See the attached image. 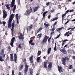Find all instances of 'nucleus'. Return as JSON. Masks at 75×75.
Instances as JSON below:
<instances>
[{"instance_id": "nucleus-7", "label": "nucleus", "mask_w": 75, "mask_h": 75, "mask_svg": "<svg viewBox=\"0 0 75 75\" xmlns=\"http://www.w3.org/2000/svg\"><path fill=\"white\" fill-rule=\"evenodd\" d=\"M48 69L49 71H51L52 68V63L50 62H48Z\"/></svg>"}, {"instance_id": "nucleus-23", "label": "nucleus", "mask_w": 75, "mask_h": 75, "mask_svg": "<svg viewBox=\"0 0 75 75\" xmlns=\"http://www.w3.org/2000/svg\"><path fill=\"white\" fill-rule=\"evenodd\" d=\"M14 23L13 22L12 23L11 31H13L14 30Z\"/></svg>"}, {"instance_id": "nucleus-14", "label": "nucleus", "mask_w": 75, "mask_h": 75, "mask_svg": "<svg viewBox=\"0 0 75 75\" xmlns=\"http://www.w3.org/2000/svg\"><path fill=\"white\" fill-rule=\"evenodd\" d=\"M58 70L60 72L62 71V72H63V71H62V67H58Z\"/></svg>"}, {"instance_id": "nucleus-60", "label": "nucleus", "mask_w": 75, "mask_h": 75, "mask_svg": "<svg viewBox=\"0 0 75 75\" xmlns=\"http://www.w3.org/2000/svg\"><path fill=\"white\" fill-rule=\"evenodd\" d=\"M75 28V26L73 28H71V31H73V30H74V29Z\"/></svg>"}, {"instance_id": "nucleus-39", "label": "nucleus", "mask_w": 75, "mask_h": 75, "mask_svg": "<svg viewBox=\"0 0 75 75\" xmlns=\"http://www.w3.org/2000/svg\"><path fill=\"white\" fill-rule=\"evenodd\" d=\"M58 19V18L56 17V18H54V19L52 20V21H55V20H57Z\"/></svg>"}, {"instance_id": "nucleus-5", "label": "nucleus", "mask_w": 75, "mask_h": 75, "mask_svg": "<svg viewBox=\"0 0 75 75\" xmlns=\"http://www.w3.org/2000/svg\"><path fill=\"white\" fill-rule=\"evenodd\" d=\"M20 36H18L19 39H20L22 41H23L24 39V35H23L22 33H20Z\"/></svg>"}, {"instance_id": "nucleus-1", "label": "nucleus", "mask_w": 75, "mask_h": 75, "mask_svg": "<svg viewBox=\"0 0 75 75\" xmlns=\"http://www.w3.org/2000/svg\"><path fill=\"white\" fill-rule=\"evenodd\" d=\"M66 61L67 62H68L69 61V58L68 56H66L65 58H62V64H63L64 65H66Z\"/></svg>"}, {"instance_id": "nucleus-38", "label": "nucleus", "mask_w": 75, "mask_h": 75, "mask_svg": "<svg viewBox=\"0 0 75 75\" xmlns=\"http://www.w3.org/2000/svg\"><path fill=\"white\" fill-rule=\"evenodd\" d=\"M33 28V25H31L29 27V30H31Z\"/></svg>"}, {"instance_id": "nucleus-44", "label": "nucleus", "mask_w": 75, "mask_h": 75, "mask_svg": "<svg viewBox=\"0 0 75 75\" xmlns=\"http://www.w3.org/2000/svg\"><path fill=\"white\" fill-rule=\"evenodd\" d=\"M15 16L16 19H18V14H16V15Z\"/></svg>"}, {"instance_id": "nucleus-15", "label": "nucleus", "mask_w": 75, "mask_h": 75, "mask_svg": "<svg viewBox=\"0 0 75 75\" xmlns=\"http://www.w3.org/2000/svg\"><path fill=\"white\" fill-rule=\"evenodd\" d=\"M63 28V29L64 28V27H63L62 28H58L57 29L56 31H57V32H58L59 33H60L61 30H62Z\"/></svg>"}, {"instance_id": "nucleus-8", "label": "nucleus", "mask_w": 75, "mask_h": 75, "mask_svg": "<svg viewBox=\"0 0 75 75\" xmlns=\"http://www.w3.org/2000/svg\"><path fill=\"white\" fill-rule=\"evenodd\" d=\"M33 11V9L32 8H30V10H28L25 13V15L26 16H28V15H29L30 13H31Z\"/></svg>"}, {"instance_id": "nucleus-19", "label": "nucleus", "mask_w": 75, "mask_h": 75, "mask_svg": "<svg viewBox=\"0 0 75 75\" xmlns=\"http://www.w3.org/2000/svg\"><path fill=\"white\" fill-rule=\"evenodd\" d=\"M39 8V6H38V7H36L34 8L33 9V11L34 12H35L36 11H37L38 9Z\"/></svg>"}, {"instance_id": "nucleus-54", "label": "nucleus", "mask_w": 75, "mask_h": 75, "mask_svg": "<svg viewBox=\"0 0 75 75\" xmlns=\"http://www.w3.org/2000/svg\"><path fill=\"white\" fill-rule=\"evenodd\" d=\"M69 44H67L66 45L64 46V48H66L68 45Z\"/></svg>"}, {"instance_id": "nucleus-64", "label": "nucleus", "mask_w": 75, "mask_h": 75, "mask_svg": "<svg viewBox=\"0 0 75 75\" xmlns=\"http://www.w3.org/2000/svg\"><path fill=\"white\" fill-rule=\"evenodd\" d=\"M18 75H22L21 73V72H19L18 74Z\"/></svg>"}, {"instance_id": "nucleus-63", "label": "nucleus", "mask_w": 75, "mask_h": 75, "mask_svg": "<svg viewBox=\"0 0 75 75\" xmlns=\"http://www.w3.org/2000/svg\"><path fill=\"white\" fill-rule=\"evenodd\" d=\"M73 71V72H75V69H73L72 70Z\"/></svg>"}, {"instance_id": "nucleus-41", "label": "nucleus", "mask_w": 75, "mask_h": 75, "mask_svg": "<svg viewBox=\"0 0 75 75\" xmlns=\"http://www.w3.org/2000/svg\"><path fill=\"white\" fill-rule=\"evenodd\" d=\"M51 37H50L48 39V42L49 43H50V41L51 40Z\"/></svg>"}, {"instance_id": "nucleus-30", "label": "nucleus", "mask_w": 75, "mask_h": 75, "mask_svg": "<svg viewBox=\"0 0 75 75\" xmlns=\"http://www.w3.org/2000/svg\"><path fill=\"white\" fill-rule=\"evenodd\" d=\"M16 5H14L13 8L12 9L13 12H14V10H16Z\"/></svg>"}, {"instance_id": "nucleus-62", "label": "nucleus", "mask_w": 75, "mask_h": 75, "mask_svg": "<svg viewBox=\"0 0 75 75\" xmlns=\"http://www.w3.org/2000/svg\"><path fill=\"white\" fill-rule=\"evenodd\" d=\"M31 45H35V44H34V43H33V42H32L31 43Z\"/></svg>"}, {"instance_id": "nucleus-59", "label": "nucleus", "mask_w": 75, "mask_h": 75, "mask_svg": "<svg viewBox=\"0 0 75 75\" xmlns=\"http://www.w3.org/2000/svg\"><path fill=\"white\" fill-rule=\"evenodd\" d=\"M32 66L34 68H35V66H34V64L33 63L32 64Z\"/></svg>"}, {"instance_id": "nucleus-2", "label": "nucleus", "mask_w": 75, "mask_h": 75, "mask_svg": "<svg viewBox=\"0 0 75 75\" xmlns=\"http://www.w3.org/2000/svg\"><path fill=\"white\" fill-rule=\"evenodd\" d=\"M49 38L47 36L45 35L42 41L41 44H42V45H44V44H45L47 42V41Z\"/></svg>"}, {"instance_id": "nucleus-55", "label": "nucleus", "mask_w": 75, "mask_h": 75, "mask_svg": "<svg viewBox=\"0 0 75 75\" xmlns=\"http://www.w3.org/2000/svg\"><path fill=\"white\" fill-rule=\"evenodd\" d=\"M17 24H19V21H18V19H16Z\"/></svg>"}, {"instance_id": "nucleus-21", "label": "nucleus", "mask_w": 75, "mask_h": 75, "mask_svg": "<svg viewBox=\"0 0 75 75\" xmlns=\"http://www.w3.org/2000/svg\"><path fill=\"white\" fill-rule=\"evenodd\" d=\"M51 51V47H49L48 49V50H47L48 54H50Z\"/></svg>"}, {"instance_id": "nucleus-10", "label": "nucleus", "mask_w": 75, "mask_h": 75, "mask_svg": "<svg viewBox=\"0 0 75 75\" xmlns=\"http://www.w3.org/2000/svg\"><path fill=\"white\" fill-rule=\"evenodd\" d=\"M14 4H15V0H12L11 3V4L10 7L11 8L13 7H14Z\"/></svg>"}, {"instance_id": "nucleus-36", "label": "nucleus", "mask_w": 75, "mask_h": 75, "mask_svg": "<svg viewBox=\"0 0 75 75\" xmlns=\"http://www.w3.org/2000/svg\"><path fill=\"white\" fill-rule=\"evenodd\" d=\"M11 27V23H8V28Z\"/></svg>"}, {"instance_id": "nucleus-3", "label": "nucleus", "mask_w": 75, "mask_h": 75, "mask_svg": "<svg viewBox=\"0 0 75 75\" xmlns=\"http://www.w3.org/2000/svg\"><path fill=\"white\" fill-rule=\"evenodd\" d=\"M28 67H29V66L28 65L25 64V69L23 71L25 75H27V74H28L27 72H28Z\"/></svg>"}, {"instance_id": "nucleus-57", "label": "nucleus", "mask_w": 75, "mask_h": 75, "mask_svg": "<svg viewBox=\"0 0 75 75\" xmlns=\"http://www.w3.org/2000/svg\"><path fill=\"white\" fill-rule=\"evenodd\" d=\"M53 33H54V32H51L50 33L51 36H52V34H53Z\"/></svg>"}, {"instance_id": "nucleus-50", "label": "nucleus", "mask_w": 75, "mask_h": 75, "mask_svg": "<svg viewBox=\"0 0 75 75\" xmlns=\"http://www.w3.org/2000/svg\"><path fill=\"white\" fill-rule=\"evenodd\" d=\"M54 51H57V47L55 46L54 47Z\"/></svg>"}, {"instance_id": "nucleus-26", "label": "nucleus", "mask_w": 75, "mask_h": 75, "mask_svg": "<svg viewBox=\"0 0 75 75\" xmlns=\"http://www.w3.org/2000/svg\"><path fill=\"white\" fill-rule=\"evenodd\" d=\"M12 20H13L12 19H10V18H9V21H8V23L11 24V22Z\"/></svg>"}, {"instance_id": "nucleus-52", "label": "nucleus", "mask_w": 75, "mask_h": 75, "mask_svg": "<svg viewBox=\"0 0 75 75\" xmlns=\"http://www.w3.org/2000/svg\"><path fill=\"white\" fill-rule=\"evenodd\" d=\"M2 24L4 25H5V24H6V22H5V21H2Z\"/></svg>"}, {"instance_id": "nucleus-40", "label": "nucleus", "mask_w": 75, "mask_h": 75, "mask_svg": "<svg viewBox=\"0 0 75 75\" xmlns=\"http://www.w3.org/2000/svg\"><path fill=\"white\" fill-rule=\"evenodd\" d=\"M23 62L25 64H26V62H27L26 61V59L25 58V59H24V60H23Z\"/></svg>"}, {"instance_id": "nucleus-28", "label": "nucleus", "mask_w": 75, "mask_h": 75, "mask_svg": "<svg viewBox=\"0 0 75 75\" xmlns=\"http://www.w3.org/2000/svg\"><path fill=\"white\" fill-rule=\"evenodd\" d=\"M41 35H42L41 34H38V35H37V36H37V38H39H39L40 39L41 38Z\"/></svg>"}, {"instance_id": "nucleus-35", "label": "nucleus", "mask_w": 75, "mask_h": 75, "mask_svg": "<svg viewBox=\"0 0 75 75\" xmlns=\"http://www.w3.org/2000/svg\"><path fill=\"white\" fill-rule=\"evenodd\" d=\"M41 55V51H38V53L37 57Z\"/></svg>"}, {"instance_id": "nucleus-20", "label": "nucleus", "mask_w": 75, "mask_h": 75, "mask_svg": "<svg viewBox=\"0 0 75 75\" xmlns=\"http://www.w3.org/2000/svg\"><path fill=\"white\" fill-rule=\"evenodd\" d=\"M47 62H44V67L45 68H47Z\"/></svg>"}, {"instance_id": "nucleus-16", "label": "nucleus", "mask_w": 75, "mask_h": 75, "mask_svg": "<svg viewBox=\"0 0 75 75\" xmlns=\"http://www.w3.org/2000/svg\"><path fill=\"white\" fill-rule=\"evenodd\" d=\"M5 6L7 7L8 10H10V7H9L10 6L9 4H6Z\"/></svg>"}, {"instance_id": "nucleus-13", "label": "nucleus", "mask_w": 75, "mask_h": 75, "mask_svg": "<svg viewBox=\"0 0 75 75\" xmlns=\"http://www.w3.org/2000/svg\"><path fill=\"white\" fill-rule=\"evenodd\" d=\"M10 55V59H11V61H14V60L13 59V54H11Z\"/></svg>"}, {"instance_id": "nucleus-11", "label": "nucleus", "mask_w": 75, "mask_h": 75, "mask_svg": "<svg viewBox=\"0 0 75 75\" xmlns=\"http://www.w3.org/2000/svg\"><path fill=\"white\" fill-rule=\"evenodd\" d=\"M69 33V31L66 32L65 34L64 35V36H67V37H69V35H72V33H71L70 32L69 33Z\"/></svg>"}, {"instance_id": "nucleus-22", "label": "nucleus", "mask_w": 75, "mask_h": 75, "mask_svg": "<svg viewBox=\"0 0 75 75\" xmlns=\"http://www.w3.org/2000/svg\"><path fill=\"white\" fill-rule=\"evenodd\" d=\"M47 13H48V11H46L43 13L42 16L43 18H44V17H45V15Z\"/></svg>"}, {"instance_id": "nucleus-48", "label": "nucleus", "mask_w": 75, "mask_h": 75, "mask_svg": "<svg viewBox=\"0 0 75 75\" xmlns=\"http://www.w3.org/2000/svg\"><path fill=\"white\" fill-rule=\"evenodd\" d=\"M49 26V24H47L45 25V27H48Z\"/></svg>"}, {"instance_id": "nucleus-43", "label": "nucleus", "mask_w": 75, "mask_h": 75, "mask_svg": "<svg viewBox=\"0 0 75 75\" xmlns=\"http://www.w3.org/2000/svg\"><path fill=\"white\" fill-rule=\"evenodd\" d=\"M30 75H33V71H31V70L30 71Z\"/></svg>"}, {"instance_id": "nucleus-27", "label": "nucleus", "mask_w": 75, "mask_h": 75, "mask_svg": "<svg viewBox=\"0 0 75 75\" xmlns=\"http://www.w3.org/2000/svg\"><path fill=\"white\" fill-rule=\"evenodd\" d=\"M21 43H20L19 45H18V48H20V49H21V48H22V47H21Z\"/></svg>"}, {"instance_id": "nucleus-33", "label": "nucleus", "mask_w": 75, "mask_h": 75, "mask_svg": "<svg viewBox=\"0 0 75 75\" xmlns=\"http://www.w3.org/2000/svg\"><path fill=\"white\" fill-rule=\"evenodd\" d=\"M66 14H67V13H65L62 15V20H64V17L65 16H66Z\"/></svg>"}, {"instance_id": "nucleus-29", "label": "nucleus", "mask_w": 75, "mask_h": 75, "mask_svg": "<svg viewBox=\"0 0 75 75\" xmlns=\"http://www.w3.org/2000/svg\"><path fill=\"white\" fill-rule=\"evenodd\" d=\"M14 17V14H12L10 16V18L11 19H13V18Z\"/></svg>"}, {"instance_id": "nucleus-47", "label": "nucleus", "mask_w": 75, "mask_h": 75, "mask_svg": "<svg viewBox=\"0 0 75 75\" xmlns=\"http://www.w3.org/2000/svg\"><path fill=\"white\" fill-rule=\"evenodd\" d=\"M51 30V31L54 32V30H55V28L54 27L53 28H52Z\"/></svg>"}, {"instance_id": "nucleus-32", "label": "nucleus", "mask_w": 75, "mask_h": 75, "mask_svg": "<svg viewBox=\"0 0 75 75\" xmlns=\"http://www.w3.org/2000/svg\"><path fill=\"white\" fill-rule=\"evenodd\" d=\"M4 59H3L2 56H0V61H4Z\"/></svg>"}, {"instance_id": "nucleus-45", "label": "nucleus", "mask_w": 75, "mask_h": 75, "mask_svg": "<svg viewBox=\"0 0 75 75\" xmlns=\"http://www.w3.org/2000/svg\"><path fill=\"white\" fill-rule=\"evenodd\" d=\"M33 41V40H30L29 41V44H31V43Z\"/></svg>"}, {"instance_id": "nucleus-46", "label": "nucleus", "mask_w": 75, "mask_h": 75, "mask_svg": "<svg viewBox=\"0 0 75 75\" xmlns=\"http://www.w3.org/2000/svg\"><path fill=\"white\" fill-rule=\"evenodd\" d=\"M50 2H48L46 3V5L47 6H48L50 5Z\"/></svg>"}, {"instance_id": "nucleus-34", "label": "nucleus", "mask_w": 75, "mask_h": 75, "mask_svg": "<svg viewBox=\"0 0 75 75\" xmlns=\"http://www.w3.org/2000/svg\"><path fill=\"white\" fill-rule=\"evenodd\" d=\"M42 29H43L42 28L40 27L39 28V29L37 30L38 32H39L40 31H41V30H42Z\"/></svg>"}, {"instance_id": "nucleus-53", "label": "nucleus", "mask_w": 75, "mask_h": 75, "mask_svg": "<svg viewBox=\"0 0 75 75\" xmlns=\"http://www.w3.org/2000/svg\"><path fill=\"white\" fill-rule=\"evenodd\" d=\"M75 11V10L74 9H72L69 11V12H72V11Z\"/></svg>"}, {"instance_id": "nucleus-6", "label": "nucleus", "mask_w": 75, "mask_h": 75, "mask_svg": "<svg viewBox=\"0 0 75 75\" xmlns=\"http://www.w3.org/2000/svg\"><path fill=\"white\" fill-rule=\"evenodd\" d=\"M14 41H15V38L13 37V38L11 40V42L10 43V45L12 47H14V45L13 44H14Z\"/></svg>"}, {"instance_id": "nucleus-42", "label": "nucleus", "mask_w": 75, "mask_h": 75, "mask_svg": "<svg viewBox=\"0 0 75 75\" xmlns=\"http://www.w3.org/2000/svg\"><path fill=\"white\" fill-rule=\"evenodd\" d=\"M60 36H61V35H60V34H59L58 36H57V37H55L54 38L55 39H57V38H59V37H60Z\"/></svg>"}, {"instance_id": "nucleus-17", "label": "nucleus", "mask_w": 75, "mask_h": 75, "mask_svg": "<svg viewBox=\"0 0 75 75\" xmlns=\"http://www.w3.org/2000/svg\"><path fill=\"white\" fill-rule=\"evenodd\" d=\"M17 55L15 53L14 54V61H15V62H17Z\"/></svg>"}, {"instance_id": "nucleus-24", "label": "nucleus", "mask_w": 75, "mask_h": 75, "mask_svg": "<svg viewBox=\"0 0 75 75\" xmlns=\"http://www.w3.org/2000/svg\"><path fill=\"white\" fill-rule=\"evenodd\" d=\"M1 52V53H0V55H3V54H4V49H2Z\"/></svg>"}, {"instance_id": "nucleus-58", "label": "nucleus", "mask_w": 75, "mask_h": 75, "mask_svg": "<svg viewBox=\"0 0 75 75\" xmlns=\"http://www.w3.org/2000/svg\"><path fill=\"white\" fill-rule=\"evenodd\" d=\"M69 21H67V22H66L64 24L66 25V24H67V23H69Z\"/></svg>"}, {"instance_id": "nucleus-4", "label": "nucleus", "mask_w": 75, "mask_h": 75, "mask_svg": "<svg viewBox=\"0 0 75 75\" xmlns=\"http://www.w3.org/2000/svg\"><path fill=\"white\" fill-rule=\"evenodd\" d=\"M3 18H6V17L7 16V12L5 10H3Z\"/></svg>"}, {"instance_id": "nucleus-12", "label": "nucleus", "mask_w": 75, "mask_h": 75, "mask_svg": "<svg viewBox=\"0 0 75 75\" xmlns=\"http://www.w3.org/2000/svg\"><path fill=\"white\" fill-rule=\"evenodd\" d=\"M33 55L31 56L29 59V61H30V64H33Z\"/></svg>"}, {"instance_id": "nucleus-25", "label": "nucleus", "mask_w": 75, "mask_h": 75, "mask_svg": "<svg viewBox=\"0 0 75 75\" xmlns=\"http://www.w3.org/2000/svg\"><path fill=\"white\" fill-rule=\"evenodd\" d=\"M40 58H41V56L37 58V62H41V60L40 59Z\"/></svg>"}, {"instance_id": "nucleus-49", "label": "nucleus", "mask_w": 75, "mask_h": 75, "mask_svg": "<svg viewBox=\"0 0 75 75\" xmlns=\"http://www.w3.org/2000/svg\"><path fill=\"white\" fill-rule=\"evenodd\" d=\"M14 75V70H13L12 72V75Z\"/></svg>"}, {"instance_id": "nucleus-31", "label": "nucleus", "mask_w": 75, "mask_h": 75, "mask_svg": "<svg viewBox=\"0 0 75 75\" xmlns=\"http://www.w3.org/2000/svg\"><path fill=\"white\" fill-rule=\"evenodd\" d=\"M23 69V65H22L19 67V69L20 70H22Z\"/></svg>"}, {"instance_id": "nucleus-37", "label": "nucleus", "mask_w": 75, "mask_h": 75, "mask_svg": "<svg viewBox=\"0 0 75 75\" xmlns=\"http://www.w3.org/2000/svg\"><path fill=\"white\" fill-rule=\"evenodd\" d=\"M72 67H73L72 66V65H70L69 66V67H68L69 69H72V68H73Z\"/></svg>"}, {"instance_id": "nucleus-61", "label": "nucleus", "mask_w": 75, "mask_h": 75, "mask_svg": "<svg viewBox=\"0 0 75 75\" xmlns=\"http://www.w3.org/2000/svg\"><path fill=\"white\" fill-rule=\"evenodd\" d=\"M8 50H11V47H10V46H9L8 47Z\"/></svg>"}, {"instance_id": "nucleus-9", "label": "nucleus", "mask_w": 75, "mask_h": 75, "mask_svg": "<svg viewBox=\"0 0 75 75\" xmlns=\"http://www.w3.org/2000/svg\"><path fill=\"white\" fill-rule=\"evenodd\" d=\"M60 50L61 52L64 54H67V52L65 48L61 49Z\"/></svg>"}, {"instance_id": "nucleus-18", "label": "nucleus", "mask_w": 75, "mask_h": 75, "mask_svg": "<svg viewBox=\"0 0 75 75\" xmlns=\"http://www.w3.org/2000/svg\"><path fill=\"white\" fill-rule=\"evenodd\" d=\"M69 40H64L62 42L63 43L62 45V48L63 46L64 45V44H65V43H66L65 42H66V41H69Z\"/></svg>"}, {"instance_id": "nucleus-56", "label": "nucleus", "mask_w": 75, "mask_h": 75, "mask_svg": "<svg viewBox=\"0 0 75 75\" xmlns=\"http://www.w3.org/2000/svg\"><path fill=\"white\" fill-rule=\"evenodd\" d=\"M57 24V22H55L54 23V24L53 25L54 27V26H55V25H56V24Z\"/></svg>"}, {"instance_id": "nucleus-51", "label": "nucleus", "mask_w": 75, "mask_h": 75, "mask_svg": "<svg viewBox=\"0 0 75 75\" xmlns=\"http://www.w3.org/2000/svg\"><path fill=\"white\" fill-rule=\"evenodd\" d=\"M7 56H8V55H7V56L6 60H9V59H10V57H7Z\"/></svg>"}]
</instances>
